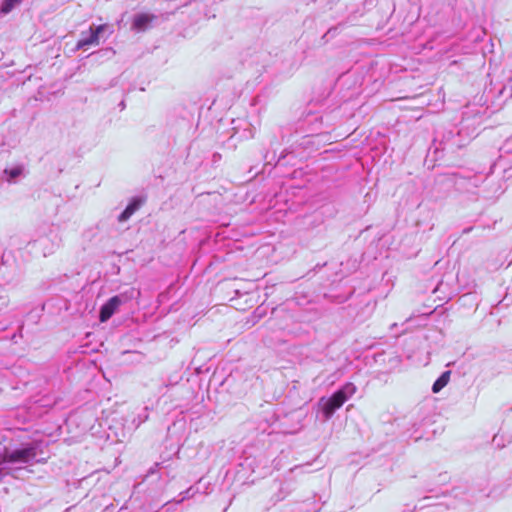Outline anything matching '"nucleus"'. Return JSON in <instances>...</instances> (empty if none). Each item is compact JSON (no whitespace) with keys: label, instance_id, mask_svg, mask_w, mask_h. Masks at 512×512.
Returning a JSON list of instances; mask_svg holds the SVG:
<instances>
[{"label":"nucleus","instance_id":"nucleus-1","mask_svg":"<svg viewBox=\"0 0 512 512\" xmlns=\"http://www.w3.org/2000/svg\"><path fill=\"white\" fill-rule=\"evenodd\" d=\"M356 386L351 383H345L341 388L335 391L330 397H321L318 405L323 414L324 420H329L336 410H338L347 400L356 393Z\"/></svg>","mask_w":512,"mask_h":512},{"label":"nucleus","instance_id":"nucleus-2","mask_svg":"<svg viewBox=\"0 0 512 512\" xmlns=\"http://www.w3.org/2000/svg\"><path fill=\"white\" fill-rule=\"evenodd\" d=\"M130 298L131 296L127 293H121L111 297L101 306L99 321L101 323L107 322L119 310L120 306L125 304Z\"/></svg>","mask_w":512,"mask_h":512},{"label":"nucleus","instance_id":"nucleus-3","mask_svg":"<svg viewBox=\"0 0 512 512\" xmlns=\"http://www.w3.org/2000/svg\"><path fill=\"white\" fill-rule=\"evenodd\" d=\"M156 17L152 14L139 13L133 18L132 28L136 31L146 30Z\"/></svg>","mask_w":512,"mask_h":512},{"label":"nucleus","instance_id":"nucleus-4","mask_svg":"<svg viewBox=\"0 0 512 512\" xmlns=\"http://www.w3.org/2000/svg\"><path fill=\"white\" fill-rule=\"evenodd\" d=\"M143 201L139 197H134L126 206L124 211L118 216L119 222L127 221L142 205Z\"/></svg>","mask_w":512,"mask_h":512},{"label":"nucleus","instance_id":"nucleus-5","mask_svg":"<svg viewBox=\"0 0 512 512\" xmlns=\"http://www.w3.org/2000/svg\"><path fill=\"white\" fill-rule=\"evenodd\" d=\"M99 38L91 31V28L88 32H82L81 38L78 40L76 44L77 49H84L87 46L98 45Z\"/></svg>","mask_w":512,"mask_h":512},{"label":"nucleus","instance_id":"nucleus-6","mask_svg":"<svg viewBox=\"0 0 512 512\" xmlns=\"http://www.w3.org/2000/svg\"><path fill=\"white\" fill-rule=\"evenodd\" d=\"M34 245L42 249L44 256L52 254L59 246L58 243L50 242L49 238L47 237L36 240Z\"/></svg>","mask_w":512,"mask_h":512},{"label":"nucleus","instance_id":"nucleus-7","mask_svg":"<svg viewBox=\"0 0 512 512\" xmlns=\"http://www.w3.org/2000/svg\"><path fill=\"white\" fill-rule=\"evenodd\" d=\"M4 174L6 176V181L9 183H13L18 177L24 175V166L17 165L12 168H6L4 170Z\"/></svg>","mask_w":512,"mask_h":512},{"label":"nucleus","instance_id":"nucleus-8","mask_svg":"<svg viewBox=\"0 0 512 512\" xmlns=\"http://www.w3.org/2000/svg\"><path fill=\"white\" fill-rule=\"evenodd\" d=\"M450 374V371H445L436 379L432 385L433 393L440 392L448 384L450 380Z\"/></svg>","mask_w":512,"mask_h":512},{"label":"nucleus","instance_id":"nucleus-9","mask_svg":"<svg viewBox=\"0 0 512 512\" xmlns=\"http://www.w3.org/2000/svg\"><path fill=\"white\" fill-rule=\"evenodd\" d=\"M91 31L100 39L104 33L108 32V34L112 33V30L110 29L108 24H101V25H92Z\"/></svg>","mask_w":512,"mask_h":512},{"label":"nucleus","instance_id":"nucleus-10","mask_svg":"<svg viewBox=\"0 0 512 512\" xmlns=\"http://www.w3.org/2000/svg\"><path fill=\"white\" fill-rule=\"evenodd\" d=\"M493 445H495L498 449H502L506 446V440L503 435L496 434L492 439Z\"/></svg>","mask_w":512,"mask_h":512},{"label":"nucleus","instance_id":"nucleus-11","mask_svg":"<svg viewBox=\"0 0 512 512\" xmlns=\"http://www.w3.org/2000/svg\"><path fill=\"white\" fill-rule=\"evenodd\" d=\"M18 4L19 3L15 2V0H5L2 4L1 11L3 13H8Z\"/></svg>","mask_w":512,"mask_h":512},{"label":"nucleus","instance_id":"nucleus-12","mask_svg":"<svg viewBox=\"0 0 512 512\" xmlns=\"http://www.w3.org/2000/svg\"><path fill=\"white\" fill-rule=\"evenodd\" d=\"M9 303L8 296L0 291V312L3 311Z\"/></svg>","mask_w":512,"mask_h":512},{"label":"nucleus","instance_id":"nucleus-13","mask_svg":"<svg viewBox=\"0 0 512 512\" xmlns=\"http://www.w3.org/2000/svg\"><path fill=\"white\" fill-rule=\"evenodd\" d=\"M139 417H140V420H139V422H138L137 426H138V425H140L142 422H145V421L148 419V412H147V408H145V409L143 410V414L139 415Z\"/></svg>","mask_w":512,"mask_h":512},{"label":"nucleus","instance_id":"nucleus-14","mask_svg":"<svg viewBox=\"0 0 512 512\" xmlns=\"http://www.w3.org/2000/svg\"><path fill=\"white\" fill-rule=\"evenodd\" d=\"M159 466H160V463H155V464H154V465H153V466L148 470V472H147V474H146V477H148V476H150V475H152V474L156 473V471L158 470Z\"/></svg>","mask_w":512,"mask_h":512},{"label":"nucleus","instance_id":"nucleus-15","mask_svg":"<svg viewBox=\"0 0 512 512\" xmlns=\"http://www.w3.org/2000/svg\"><path fill=\"white\" fill-rule=\"evenodd\" d=\"M504 89H509L512 96V76L509 78L508 84Z\"/></svg>","mask_w":512,"mask_h":512},{"label":"nucleus","instance_id":"nucleus-16","mask_svg":"<svg viewBox=\"0 0 512 512\" xmlns=\"http://www.w3.org/2000/svg\"><path fill=\"white\" fill-rule=\"evenodd\" d=\"M472 229H473L472 227L465 228V229L463 230V234H467V233H469L470 231H472Z\"/></svg>","mask_w":512,"mask_h":512},{"label":"nucleus","instance_id":"nucleus-17","mask_svg":"<svg viewBox=\"0 0 512 512\" xmlns=\"http://www.w3.org/2000/svg\"><path fill=\"white\" fill-rule=\"evenodd\" d=\"M105 53L115 54V52L112 49H106L104 51Z\"/></svg>","mask_w":512,"mask_h":512},{"label":"nucleus","instance_id":"nucleus-18","mask_svg":"<svg viewBox=\"0 0 512 512\" xmlns=\"http://www.w3.org/2000/svg\"><path fill=\"white\" fill-rule=\"evenodd\" d=\"M121 110H123L125 108V103L124 101H121L120 104H119Z\"/></svg>","mask_w":512,"mask_h":512},{"label":"nucleus","instance_id":"nucleus-19","mask_svg":"<svg viewBox=\"0 0 512 512\" xmlns=\"http://www.w3.org/2000/svg\"><path fill=\"white\" fill-rule=\"evenodd\" d=\"M253 136H254L253 133L250 131L248 137L252 138Z\"/></svg>","mask_w":512,"mask_h":512},{"label":"nucleus","instance_id":"nucleus-20","mask_svg":"<svg viewBox=\"0 0 512 512\" xmlns=\"http://www.w3.org/2000/svg\"><path fill=\"white\" fill-rule=\"evenodd\" d=\"M15 2H17V3H21V2H22V0H15Z\"/></svg>","mask_w":512,"mask_h":512}]
</instances>
